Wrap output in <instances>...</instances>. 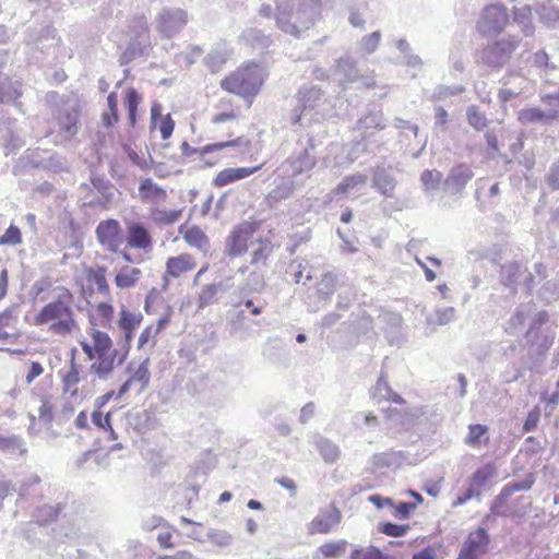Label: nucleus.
Wrapping results in <instances>:
<instances>
[{
  "label": "nucleus",
  "mask_w": 559,
  "mask_h": 559,
  "mask_svg": "<svg viewBox=\"0 0 559 559\" xmlns=\"http://www.w3.org/2000/svg\"><path fill=\"white\" fill-rule=\"evenodd\" d=\"M381 39L380 32H373L364 38V48L367 52H373Z\"/></svg>",
  "instance_id": "69168bd1"
},
{
  "label": "nucleus",
  "mask_w": 559,
  "mask_h": 559,
  "mask_svg": "<svg viewBox=\"0 0 559 559\" xmlns=\"http://www.w3.org/2000/svg\"><path fill=\"white\" fill-rule=\"evenodd\" d=\"M540 21L549 28H556L559 25V11L552 5L542 4L538 10Z\"/></svg>",
  "instance_id": "4c0bfd02"
},
{
  "label": "nucleus",
  "mask_w": 559,
  "mask_h": 559,
  "mask_svg": "<svg viewBox=\"0 0 559 559\" xmlns=\"http://www.w3.org/2000/svg\"><path fill=\"white\" fill-rule=\"evenodd\" d=\"M72 305L73 294L64 288L56 299L36 311L28 322L52 336L66 338L79 330Z\"/></svg>",
  "instance_id": "f03ea898"
},
{
  "label": "nucleus",
  "mask_w": 559,
  "mask_h": 559,
  "mask_svg": "<svg viewBox=\"0 0 559 559\" xmlns=\"http://www.w3.org/2000/svg\"><path fill=\"white\" fill-rule=\"evenodd\" d=\"M366 177L362 175H353L345 177L334 189L336 195H344L349 190L355 189L357 186L364 183Z\"/></svg>",
  "instance_id": "79ce46f5"
},
{
  "label": "nucleus",
  "mask_w": 559,
  "mask_h": 559,
  "mask_svg": "<svg viewBox=\"0 0 559 559\" xmlns=\"http://www.w3.org/2000/svg\"><path fill=\"white\" fill-rule=\"evenodd\" d=\"M537 297L545 301L546 304H550L555 300L559 299V280L551 278L544 281L540 288L537 290Z\"/></svg>",
  "instance_id": "72a5a7b5"
},
{
  "label": "nucleus",
  "mask_w": 559,
  "mask_h": 559,
  "mask_svg": "<svg viewBox=\"0 0 559 559\" xmlns=\"http://www.w3.org/2000/svg\"><path fill=\"white\" fill-rule=\"evenodd\" d=\"M488 431H489V429L486 425H481V424L469 425L468 433L464 438L465 444L473 447V448L479 445L483 438L488 439Z\"/></svg>",
  "instance_id": "c9c22d12"
},
{
  "label": "nucleus",
  "mask_w": 559,
  "mask_h": 559,
  "mask_svg": "<svg viewBox=\"0 0 559 559\" xmlns=\"http://www.w3.org/2000/svg\"><path fill=\"white\" fill-rule=\"evenodd\" d=\"M139 192L144 202L164 201L167 198L166 191L156 186L150 178L141 181Z\"/></svg>",
  "instance_id": "bb28decb"
},
{
  "label": "nucleus",
  "mask_w": 559,
  "mask_h": 559,
  "mask_svg": "<svg viewBox=\"0 0 559 559\" xmlns=\"http://www.w3.org/2000/svg\"><path fill=\"white\" fill-rule=\"evenodd\" d=\"M114 314L115 309L112 305L104 301L98 302L88 312V328H111Z\"/></svg>",
  "instance_id": "f3484780"
},
{
  "label": "nucleus",
  "mask_w": 559,
  "mask_h": 559,
  "mask_svg": "<svg viewBox=\"0 0 559 559\" xmlns=\"http://www.w3.org/2000/svg\"><path fill=\"white\" fill-rule=\"evenodd\" d=\"M466 118L468 123L478 131L483 130L487 126L486 116L475 105L467 108Z\"/></svg>",
  "instance_id": "37998d69"
},
{
  "label": "nucleus",
  "mask_w": 559,
  "mask_h": 559,
  "mask_svg": "<svg viewBox=\"0 0 559 559\" xmlns=\"http://www.w3.org/2000/svg\"><path fill=\"white\" fill-rule=\"evenodd\" d=\"M179 234L186 243L200 251H206L210 247V239L206 234L197 225L182 224L179 226Z\"/></svg>",
  "instance_id": "a211bd4d"
},
{
  "label": "nucleus",
  "mask_w": 559,
  "mask_h": 559,
  "mask_svg": "<svg viewBox=\"0 0 559 559\" xmlns=\"http://www.w3.org/2000/svg\"><path fill=\"white\" fill-rule=\"evenodd\" d=\"M386 503L393 507V515L397 519H408L411 513L417 508V503L413 502H399L397 504H392L390 499H385Z\"/></svg>",
  "instance_id": "de8ad7c7"
},
{
  "label": "nucleus",
  "mask_w": 559,
  "mask_h": 559,
  "mask_svg": "<svg viewBox=\"0 0 559 559\" xmlns=\"http://www.w3.org/2000/svg\"><path fill=\"white\" fill-rule=\"evenodd\" d=\"M510 15L506 5L501 3L486 5L477 22V31L485 37H496L509 24Z\"/></svg>",
  "instance_id": "423d86ee"
},
{
  "label": "nucleus",
  "mask_w": 559,
  "mask_h": 559,
  "mask_svg": "<svg viewBox=\"0 0 559 559\" xmlns=\"http://www.w3.org/2000/svg\"><path fill=\"white\" fill-rule=\"evenodd\" d=\"M127 242L130 248L150 251L153 239L148 229L140 223H132L127 229Z\"/></svg>",
  "instance_id": "2eb2a0df"
},
{
  "label": "nucleus",
  "mask_w": 559,
  "mask_h": 559,
  "mask_svg": "<svg viewBox=\"0 0 559 559\" xmlns=\"http://www.w3.org/2000/svg\"><path fill=\"white\" fill-rule=\"evenodd\" d=\"M84 273L86 282L90 285L95 286L98 293L106 296L110 294L109 284L106 277L107 269L105 266H90L85 269Z\"/></svg>",
  "instance_id": "4be33fe9"
},
{
  "label": "nucleus",
  "mask_w": 559,
  "mask_h": 559,
  "mask_svg": "<svg viewBox=\"0 0 559 559\" xmlns=\"http://www.w3.org/2000/svg\"><path fill=\"white\" fill-rule=\"evenodd\" d=\"M197 264L195 257L189 252H182L167 258L162 276L164 287L168 286L170 282L185 277L193 272Z\"/></svg>",
  "instance_id": "1a4fd4ad"
},
{
  "label": "nucleus",
  "mask_w": 559,
  "mask_h": 559,
  "mask_svg": "<svg viewBox=\"0 0 559 559\" xmlns=\"http://www.w3.org/2000/svg\"><path fill=\"white\" fill-rule=\"evenodd\" d=\"M78 122H79V111L67 110L62 117L60 118L59 128L60 132L64 133L67 136L75 135L78 131Z\"/></svg>",
  "instance_id": "f704fd0d"
},
{
  "label": "nucleus",
  "mask_w": 559,
  "mask_h": 559,
  "mask_svg": "<svg viewBox=\"0 0 559 559\" xmlns=\"http://www.w3.org/2000/svg\"><path fill=\"white\" fill-rule=\"evenodd\" d=\"M347 542L345 539L324 543L318 548L314 559L337 558L345 554Z\"/></svg>",
  "instance_id": "c85d7f7f"
},
{
  "label": "nucleus",
  "mask_w": 559,
  "mask_h": 559,
  "mask_svg": "<svg viewBox=\"0 0 559 559\" xmlns=\"http://www.w3.org/2000/svg\"><path fill=\"white\" fill-rule=\"evenodd\" d=\"M473 177L474 173L467 165H456V192L463 188Z\"/></svg>",
  "instance_id": "5fc2aeb1"
},
{
  "label": "nucleus",
  "mask_w": 559,
  "mask_h": 559,
  "mask_svg": "<svg viewBox=\"0 0 559 559\" xmlns=\"http://www.w3.org/2000/svg\"><path fill=\"white\" fill-rule=\"evenodd\" d=\"M88 338L81 340L80 346L87 359L91 360V371L100 379H106L115 368L122 362L114 341L107 332L88 328Z\"/></svg>",
  "instance_id": "7ed1b4c3"
},
{
  "label": "nucleus",
  "mask_w": 559,
  "mask_h": 559,
  "mask_svg": "<svg viewBox=\"0 0 559 559\" xmlns=\"http://www.w3.org/2000/svg\"><path fill=\"white\" fill-rule=\"evenodd\" d=\"M342 514L338 508L332 503L330 507L321 511L308 526V532L314 534H329L335 526L340 524Z\"/></svg>",
  "instance_id": "f8f14e48"
},
{
  "label": "nucleus",
  "mask_w": 559,
  "mask_h": 559,
  "mask_svg": "<svg viewBox=\"0 0 559 559\" xmlns=\"http://www.w3.org/2000/svg\"><path fill=\"white\" fill-rule=\"evenodd\" d=\"M549 322V313L546 310L536 312L530 320L528 329L524 337H534L546 330Z\"/></svg>",
  "instance_id": "473e14b6"
},
{
  "label": "nucleus",
  "mask_w": 559,
  "mask_h": 559,
  "mask_svg": "<svg viewBox=\"0 0 559 559\" xmlns=\"http://www.w3.org/2000/svg\"><path fill=\"white\" fill-rule=\"evenodd\" d=\"M0 451L10 456H21L26 453L23 439L19 436H3L0 433Z\"/></svg>",
  "instance_id": "a878e982"
},
{
  "label": "nucleus",
  "mask_w": 559,
  "mask_h": 559,
  "mask_svg": "<svg viewBox=\"0 0 559 559\" xmlns=\"http://www.w3.org/2000/svg\"><path fill=\"white\" fill-rule=\"evenodd\" d=\"M140 102H141V97L135 88L129 87L124 91L123 105L127 110L129 124L132 128L136 124V111H138Z\"/></svg>",
  "instance_id": "c756f323"
},
{
  "label": "nucleus",
  "mask_w": 559,
  "mask_h": 559,
  "mask_svg": "<svg viewBox=\"0 0 559 559\" xmlns=\"http://www.w3.org/2000/svg\"><path fill=\"white\" fill-rule=\"evenodd\" d=\"M22 242L21 230L17 226L10 225L0 237V245H19Z\"/></svg>",
  "instance_id": "3c124183"
},
{
  "label": "nucleus",
  "mask_w": 559,
  "mask_h": 559,
  "mask_svg": "<svg viewBox=\"0 0 559 559\" xmlns=\"http://www.w3.org/2000/svg\"><path fill=\"white\" fill-rule=\"evenodd\" d=\"M539 417L540 415L538 409L535 408L530 411L523 423V432L534 431L537 428Z\"/></svg>",
  "instance_id": "e2e57ef3"
},
{
  "label": "nucleus",
  "mask_w": 559,
  "mask_h": 559,
  "mask_svg": "<svg viewBox=\"0 0 559 559\" xmlns=\"http://www.w3.org/2000/svg\"><path fill=\"white\" fill-rule=\"evenodd\" d=\"M239 144H240V138L235 139V140L218 142V143H212V144H207V145L203 146L201 148L200 153L202 155H204V154L213 153V152L221 151V150H224L227 147H236Z\"/></svg>",
  "instance_id": "13d9d810"
},
{
  "label": "nucleus",
  "mask_w": 559,
  "mask_h": 559,
  "mask_svg": "<svg viewBox=\"0 0 559 559\" xmlns=\"http://www.w3.org/2000/svg\"><path fill=\"white\" fill-rule=\"evenodd\" d=\"M219 289V285L215 283L204 285L198 296L199 307L203 308L213 304L216 300Z\"/></svg>",
  "instance_id": "a19ab883"
},
{
  "label": "nucleus",
  "mask_w": 559,
  "mask_h": 559,
  "mask_svg": "<svg viewBox=\"0 0 559 559\" xmlns=\"http://www.w3.org/2000/svg\"><path fill=\"white\" fill-rule=\"evenodd\" d=\"M119 121L118 95L111 92L107 96V110L102 114V122L106 128L114 127Z\"/></svg>",
  "instance_id": "7c9ffc66"
},
{
  "label": "nucleus",
  "mask_w": 559,
  "mask_h": 559,
  "mask_svg": "<svg viewBox=\"0 0 559 559\" xmlns=\"http://www.w3.org/2000/svg\"><path fill=\"white\" fill-rule=\"evenodd\" d=\"M489 545L487 528L479 526L467 535L456 559H480L487 554Z\"/></svg>",
  "instance_id": "9d476101"
},
{
  "label": "nucleus",
  "mask_w": 559,
  "mask_h": 559,
  "mask_svg": "<svg viewBox=\"0 0 559 559\" xmlns=\"http://www.w3.org/2000/svg\"><path fill=\"white\" fill-rule=\"evenodd\" d=\"M264 70L253 61L243 62L225 75L219 83L223 91L243 98L250 107L265 81Z\"/></svg>",
  "instance_id": "20e7f679"
},
{
  "label": "nucleus",
  "mask_w": 559,
  "mask_h": 559,
  "mask_svg": "<svg viewBox=\"0 0 559 559\" xmlns=\"http://www.w3.org/2000/svg\"><path fill=\"white\" fill-rule=\"evenodd\" d=\"M293 193V185L277 186L266 195L269 203L288 199Z\"/></svg>",
  "instance_id": "864d4df0"
},
{
  "label": "nucleus",
  "mask_w": 559,
  "mask_h": 559,
  "mask_svg": "<svg viewBox=\"0 0 559 559\" xmlns=\"http://www.w3.org/2000/svg\"><path fill=\"white\" fill-rule=\"evenodd\" d=\"M513 20L522 25L525 35L533 34V26L531 25V8L528 5L515 8L513 11Z\"/></svg>",
  "instance_id": "ea45409f"
},
{
  "label": "nucleus",
  "mask_w": 559,
  "mask_h": 559,
  "mask_svg": "<svg viewBox=\"0 0 559 559\" xmlns=\"http://www.w3.org/2000/svg\"><path fill=\"white\" fill-rule=\"evenodd\" d=\"M261 223L245 221L233 227L225 240V252L229 258L245 255L250 248V264L253 266L266 265L275 246L269 237L257 235Z\"/></svg>",
  "instance_id": "f257e3e1"
},
{
  "label": "nucleus",
  "mask_w": 559,
  "mask_h": 559,
  "mask_svg": "<svg viewBox=\"0 0 559 559\" xmlns=\"http://www.w3.org/2000/svg\"><path fill=\"white\" fill-rule=\"evenodd\" d=\"M263 165H259L255 167H239V168H225L221 170L216 177L214 178V186L222 188L229 183H233L237 180L247 178L260 170Z\"/></svg>",
  "instance_id": "6ab92c4d"
},
{
  "label": "nucleus",
  "mask_w": 559,
  "mask_h": 559,
  "mask_svg": "<svg viewBox=\"0 0 559 559\" xmlns=\"http://www.w3.org/2000/svg\"><path fill=\"white\" fill-rule=\"evenodd\" d=\"M532 309L531 305H521L510 319L512 326L523 325Z\"/></svg>",
  "instance_id": "052dcab7"
},
{
  "label": "nucleus",
  "mask_w": 559,
  "mask_h": 559,
  "mask_svg": "<svg viewBox=\"0 0 559 559\" xmlns=\"http://www.w3.org/2000/svg\"><path fill=\"white\" fill-rule=\"evenodd\" d=\"M158 332L153 325L146 326L140 334L138 345L139 347L145 346L147 343L153 342Z\"/></svg>",
  "instance_id": "0e129e2a"
},
{
  "label": "nucleus",
  "mask_w": 559,
  "mask_h": 559,
  "mask_svg": "<svg viewBox=\"0 0 559 559\" xmlns=\"http://www.w3.org/2000/svg\"><path fill=\"white\" fill-rule=\"evenodd\" d=\"M535 483V477L532 473L527 474L523 480L508 483L503 487L509 489V493L513 495L516 491H527Z\"/></svg>",
  "instance_id": "49530a36"
},
{
  "label": "nucleus",
  "mask_w": 559,
  "mask_h": 559,
  "mask_svg": "<svg viewBox=\"0 0 559 559\" xmlns=\"http://www.w3.org/2000/svg\"><path fill=\"white\" fill-rule=\"evenodd\" d=\"M159 104H154L151 108L152 128L158 129L163 140H167L174 132L175 121L170 114L162 115Z\"/></svg>",
  "instance_id": "412c9836"
},
{
  "label": "nucleus",
  "mask_w": 559,
  "mask_h": 559,
  "mask_svg": "<svg viewBox=\"0 0 559 559\" xmlns=\"http://www.w3.org/2000/svg\"><path fill=\"white\" fill-rule=\"evenodd\" d=\"M442 180V174L438 170H425L421 174V181L427 189L435 188Z\"/></svg>",
  "instance_id": "680f3d73"
},
{
  "label": "nucleus",
  "mask_w": 559,
  "mask_h": 559,
  "mask_svg": "<svg viewBox=\"0 0 559 559\" xmlns=\"http://www.w3.org/2000/svg\"><path fill=\"white\" fill-rule=\"evenodd\" d=\"M98 242L111 252H118L122 242L121 227L118 221L109 218L100 222L95 230Z\"/></svg>",
  "instance_id": "9b49d317"
},
{
  "label": "nucleus",
  "mask_w": 559,
  "mask_h": 559,
  "mask_svg": "<svg viewBox=\"0 0 559 559\" xmlns=\"http://www.w3.org/2000/svg\"><path fill=\"white\" fill-rule=\"evenodd\" d=\"M92 421L97 428L108 432L111 440H117V435L111 426L110 413L104 415L100 409L97 408L92 413Z\"/></svg>",
  "instance_id": "e433bc0d"
},
{
  "label": "nucleus",
  "mask_w": 559,
  "mask_h": 559,
  "mask_svg": "<svg viewBox=\"0 0 559 559\" xmlns=\"http://www.w3.org/2000/svg\"><path fill=\"white\" fill-rule=\"evenodd\" d=\"M525 341L528 345L527 356H530V361L524 362V368L533 371L542 364L546 353L552 346L555 330L551 326H546L545 331L534 337H525Z\"/></svg>",
  "instance_id": "6e6552de"
},
{
  "label": "nucleus",
  "mask_w": 559,
  "mask_h": 559,
  "mask_svg": "<svg viewBox=\"0 0 559 559\" xmlns=\"http://www.w3.org/2000/svg\"><path fill=\"white\" fill-rule=\"evenodd\" d=\"M480 493L481 489L479 487H476L475 484L468 479L467 487L464 490V492L456 497V507L464 504L465 502L473 498H479Z\"/></svg>",
  "instance_id": "6e6d98bb"
},
{
  "label": "nucleus",
  "mask_w": 559,
  "mask_h": 559,
  "mask_svg": "<svg viewBox=\"0 0 559 559\" xmlns=\"http://www.w3.org/2000/svg\"><path fill=\"white\" fill-rule=\"evenodd\" d=\"M265 286V277L261 272L252 271L249 274L246 288H248L250 292H262Z\"/></svg>",
  "instance_id": "8fccbe9b"
},
{
  "label": "nucleus",
  "mask_w": 559,
  "mask_h": 559,
  "mask_svg": "<svg viewBox=\"0 0 559 559\" xmlns=\"http://www.w3.org/2000/svg\"><path fill=\"white\" fill-rule=\"evenodd\" d=\"M141 275L140 269L124 265L116 274L115 284L120 289H128L136 285Z\"/></svg>",
  "instance_id": "393cba45"
},
{
  "label": "nucleus",
  "mask_w": 559,
  "mask_h": 559,
  "mask_svg": "<svg viewBox=\"0 0 559 559\" xmlns=\"http://www.w3.org/2000/svg\"><path fill=\"white\" fill-rule=\"evenodd\" d=\"M545 182L552 191L559 190V157L549 166Z\"/></svg>",
  "instance_id": "09e8293b"
},
{
  "label": "nucleus",
  "mask_w": 559,
  "mask_h": 559,
  "mask_svg": "<svg viewBox=\"0 0 559 559\" xmlns=\"http://www.w3.org/2000/svg\"><path fill=\"white\" fill-rule=\"evenodd\" d=\"M485 139H486V143H487V147H488V154L490 156H492L493 154L498 153L499 152V143H498L497 135L492 132H486Z\"/></svg>",
  "instance_id": "774afa93"
},
{
  "label": "nucleus",
  "mask_w": 559,
  "mask_h": 559,
  "mask_svg": "<svg viewBox=\"0 0 559 559\" xmlns=\"http://www.w3.org/2000/svg\"><path fill=\"white\" fill-rule=\"evenodd\" d=\"M128 391H122V385L118 391H108L105 394L98 396L95 401V406L98 409H102L109 401L119 400Z\"/></svg>",
  "instance_id": "bf43d9fd"
},
{
  "label": "nucleus",
  "mask_w": 559,
  "mask_h": 559,
  "mask_svg": "<svg viewBox=\"0 0 559 559\" xmlns=\"http://www.w3.org/2000/svg\"><path fill=\"white\" fill-rule=\"evenodd\" d=\"M143 316L140 312H134L122 306L118 317V328L123 333L126 345L129 347L134 336V332L141 325Z\"/></svg>",
  "instance_id": "4468645a"
},
{
  "label": "nucleus",
  "mask_w": 559,
  "mask_h": 559,
  "mask_svg": "<svg viewBox=\"0 0 559 559\" xmlns=\"http://www.w3.org/2000/svg\"><path fill=\"white\" fill-rule=\"evenodd\" d=\"M217 111L211 117L213 124H223L236 121L240 114L239 108L230 98H223L216 104Z\"/></svg>",
  "instance_id": "aec40b11"
},
{
  "label": "nucleus",
  "mask_w": 559,
  "mask_h": 559,
  "mask_svg": "<svg viewBox=\"0 0 559 559\" xmlns=\"http://www.w3.org/2000/svg\"><path fill=\"white\" fill-rule=\"evenodd\" d=\"M534 64L537 68L555 69V66L549 63L548 53L544 50H538L537 52L534 53Z\"/></svg>",
  "instance_id": "338daca9"
},
{
  "label": "nucleus",
  "mask_w": 559,
  "mask_h": 559,
  "mask_svg": "<svg viewBox=\"0 0 559 559\" xmlns=\"http://www.w3.org/2000/svg\"><path fill=\"white\" fill-rule=\"evenodd\" d=\"M379 531L386 536L401 537L407 533L408 525H397L391 522H385L380 525Z\"/></svg>",
  "instance_id": "603ef678"
},
{
  "label": "nucleus",
  "mask_w": 559,
  "mask_h": 559,
  "mask_svg": "<svg viewBox=\"0 0 559 559\" xmlns=\"http://www.w3.org/2000/svg\"><path fill=\"white\" fill-rule=\"evenodd\" d=\"M319 452L323 460L328 463H334L340 457L338 447L329 440H322L319 443Z\"/></svg>",
  "instance_id": "c03bdc74"
},
{
  "label": "nucleus",
  "mask_w": 559,
  "mask_h": 559,
  "mask_svg": "<svg viewBox=\"0 0 559 559\" xmlns=\"http://www.w3.org/2000/svg\"><path fill=\"white\" fill-rule=\"evenodd\" d=\"M559 119L558 106L548 110H543L539 107L523 108L518 112V120L522 124H542L551 126Z\"/></svg>",
  "instance_id": "ddd939ff"
},
{
  "label": "nucleus",
  "mask_w": 559,
  "mask_h": 559,
  "mask_svg": "<svg viewBox=\"0 0 559 559\" xmlns=\"http://www.w3.org/2000/svg\"><path fill=\"white\" fill-rule=\"evenodd\" d=\"M78 350L73 347L69 353L68 365L59 371L61 390L70 399L80 396V383L84 380L86 373L84 367L76 358Z\"/></svg>",
  "instance_id": "0eeeda50"
},
{
  "label": "nucleus",
  "mask_w": 559,
  "mask_h": 559,
  "mask_svg": "<svg viewBox=\"0 0 559 559\" xmlns=\"http://www.w3.org/2000/svg\"><path fill=\"white\" fill-rule=\"evenodd\" d=\"M150 216L152 222L156 225H171L179 221L181 211L154 206L151 209Z\"/></svg>",
  "instance_id": "cd10ccee"
},
{
  "label": "nucleus",
  "mask_w": 559,
  "mask_h": 559,
  "mask_svg": "<svg viewBox=\"0 0 559 559\" xmlns=\"http://www.w3.org/2000/svg\"><path fill=\"white\" fill-rule=\"evenodd\" d=\"M509 489L502 487L500 492L493 498L490 506V513L496 516H506L507 515V502L510 498Z\"/></svg>",
  "instance_id": "58836bf2"
},
{
  "label": "nucleus",
  "mask_w": 559,
  "mask_h": 559,
  "mask_svg": "<svg viewBox=\"0 0 559 559\" xmlns=\"http://www.w3.org/2000/svg\"><path fill=\"white\" fill-rule=\"evenodd\" d=\"M349 559H383L382 552L377 548H368V549H354L350 552Z\"/></svg>",
  "instance_id": "4d7b16f0"
},
{
  "label": "nucleus",
  "mask_w": 559,
  "mask_h": 559,
  "mask_svg": "<svg viewBox=\"0 0 559 559\" xmlns=\"http://www.w3.org/2000/svg\"><path fill=\"white\" fill-rule=\"evenodd\" d=\"M526 267L518 261H512L500 265V282L503 286L509 287L512 292L516 290V286L522 284Z\"/></svg>",
  "instance_id": "dca6fc26"
},
{
  "label": "nucleus",
  "mask_w": 559,
  "mask_h": 559,
  "mask_svg": "<svg viewBox=\"0 0 559 559\" xmlns=\"http://www.w3.org/2000/svg\"><path fill=\"white\" fill-rule=\"evenodd\" d=\"M498 471L492 462H488L485 465L478 467L468 478L476 487L480 489L497 475Z\"/></svg>",
  "instance_id": "2f4dec72"
},
{
  "label": "nucleus",
  "mask_w": 559,
  "mask_h": 559,
  "mask_svg": "<svg viewBox=\"0 0 559 559\" xmlns=\"http://www.w3.org/2000/svg\"><path fill=\"white\" fill-rule=\"evenodd\" d=\"M150 371L146 364H141L132 372L129 379L122 384V391H129L131 388H135L139 392L147 388L150 383Z\"/></svg>",
  "instance_id": "b1692460"
},
{
  "label": "nucleus",
  "mask_w": 559,
  "mask_h": 559,
  "mask_svg": "<svg viewBox=\"0 0 559 559\" xmlns=\"http://www.w3.org/2000/svg\"><path fill=\"white\" fill-rule=\"evenodd\" d=\"M519 44L520 39L516 36L493 40L481 49L480 59L491 69H501L509 62Z\"/></svg>",
  "instance_id": "39448f33"
},
{
  "label": "nucleus",
  "mask_w": 559,
  "mask_h": 559,
  "mask_svg": "<svg viewBox=\"0 0 559 559\" xmlns=\"http://www.w3.org/2000/svg\"><path fill=\"white\" fill-rule=\"evenodd\" d=\"M548 277L547 266L542 262H536L532 271L526 269V274L523 280V288L527 295H532L536 284L546 281Z\"/></svg>",
  "instance_id": "5701e85b"
},
{
  "label": "nucleus",
  "mask_w": 559,
  "mask_h": 559,
  "mask_svg": "<svg viewBox=\"0 0 559 559\" xmlns=\"http://www.w3.org/2000/svg\"><path fill=\"white\" fill-rule=\"evenodd\" d=\"M15 318L11 310L0 313V337L8 338L14 330Z\"/></svg>",
  "instance_id": "a18cd8bd"
}]
</instances>
